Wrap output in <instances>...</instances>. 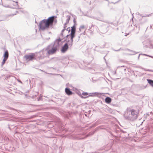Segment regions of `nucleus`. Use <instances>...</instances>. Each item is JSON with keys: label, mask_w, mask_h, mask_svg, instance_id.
Returning a JSON list of instances; mask_svg holds the SVG:
<instances>
[{"label": "nucleus", "mask_w": 153, "mask_h": 153, "mask_svg": "<svg viewBox=\"0 0 153 153\" xmlns=\"http://www.w3.org/2000/svg\"><path fill=\"white\" fill-rule=\"evenodd\" d=\"M152 26H150V28H152Z\"/></svg>", "instance_id": "nucleus-50"}, {"label": "nucleus", "mask_w": 153, "mask_h": 153, "mask_svg": "<svg viewBox=\"0 0 153 153\" xmlns=\"http://www.w3.org/2000/svg\"><path fill=\"white\" fill-rule=\"evenodd\" d=\"M93 59V58H92H92H91V60H92Z\"/></svg>", "instance_id": "nucleus-48"}, {"label": "nucleus", "mask_w": 153, "mask_h": 153, "mask_svg": "<svg viewBox=\"0 0 153 153\" xmlns=\"http://www.w3.org/2000/svg\"><path fill=\"white\" fill-rule=\"evenodd\" d=\"M82 96H88L87 95L89 94V93L86 92H82V94H81Z\"/></svg>", "instance_id": "nucleus-23"}, {"label": "nucleus", "mask_w": 153, "mask_h": 153, "mask_svg": "<svg viewBox=\"0 0 153 153\" xmlns=\"http://www.w3.org/2000/svg\"><path fill=\"white\" fill-rule=\"evenodd\" d=\"M42 96L40 95V97L37 98L38 101H42L43 100Z\"/></svg>", "instance_id": "nucleus-27"}, {"label": "nucleus", "mask_w": 153, "mask_h": 153, "mask_svg": "<svg viewBox=\"0 0 153 153\" xmlns=\"http://www.w3.org/2000/svg\"><path fill=\"white\" fill-rule=\"evenodd\" d=\"M85 30L84 31V32L82 34H85Z\"/></svg>", "instance_id": "nucleus-42"}, {"label": "nucleus", "mask_w": 153, "mask_h": 153, "mask_svg": "<svg viewBox=\"0 0 153 153\" xmlns=\"http://www.w3.org/2000/svg\"><path fill=\"white\" fill-rule=\"evenodd\" d=\"M16 14H13V15H15Z\"/></svg>", "instance_id": "nucleus-53"}, {"label": "nucleus", "mask_w": 153, "mask_h": 153, "mask_svg": "<svg viewBox=\"0 0 153 153\" xmlns=\"http://www.w3.org/2000/svg\"><path fill=\"white\" fill-rule=\"evenodd\" d=\"M16 12L18 13V11H16Z\"/></svg>", "instance_id": "nucleus-55"}, {"label": "nucleus", "mask_w": 153, "mask_h": 153, "mask_svg": "<svg viewBox=\"0 0 153 153\" xmlns=\"http://www.w3.org/2000/svg\"><path fill=\"white\" fill-rule=\"evenodd\" d=\"M35 23H37V22H36V21H35Z\"/></svg>", "instance_id": "nucleus-51"}, {"label": "nucleus", "mask_w": 153, "mask_h": 153, "mask_svg": "<svg viewBox=\"0 0 153 153\" xmlns=\"http://www.w3.org/2000/svg\"><path fill=\"white\" fill-rule=\"evenodd\" d=\"M13 5L15 7H10L8 5H7V6H4L6 7H9V8H15L16 9H19V5L18 4V2H15V4H13Z\"/></svg>", "instance_id": "nucleus-12"}, {"label": "nucleus", "mask_w": 153, "mask_h": 153, "mask_svg": "<svg viewBox=\"0 0 153 153\" xmlns=\"http://www.w3.org/2000/svg\"><path fill=\"white\" fill-rule=\"evenodd\" d=\"M37 94H35L34 95H33L32 96L31 98L33 99H34L36 97V96L39 94V92H38L36 93Z\"/></svg>", "instance_id": "nucleus-30"}, {"label": "nucleus", "mask_w": 153, "mask_h": 153, "mask_svg": "<svg viewBox=\"0 0 153 153\" xmlns=\"http://www.w3.org/2000/svg\"><path fill=\"white\" fill-rule=\"evenodd\" d=\"M145 55V56H149V57H151V58H153V56H149V55H148L147 54H140L138 56V59H139V58H140V55Z\"/></svg>", "instance_id": "nucleus-24"}, {"label": "nucleus", "mask_w": 153, "mask_h": 153, "mask_svg": "<svg viewBox=\"0 0 153 153\" xmlns=\"http://www.w3.org/2000/svg\"><path fill=\"white\" fill-rule=\"evenodd\" d=\"M9 128L10 129V127H9Z\"/></svg>", "instance_id": "nucleus-57"}, {"label": "nucleus", "mask_w": 153, "mask_h": 153, "mask_svg": "<svg viewBox=\"0 0 153 153\" xmlns=\"http://www.w3.org/2000/svg\"><path fill=\"white\" fill-rule=\"evenodd\" d=\"M150 47L152 48H153V45L152 44H150Z\"/></svg>", "instance_id": "nucleus-36"}, {"label": "nucleus", "mask_w": 153, "mask_h": 153, "mask_svg": "<svg viewBox=\"0 0 153 153\" xmlns=\"http://www.w3.org/2000/svg\"><path fill=\"white\" fill-rule=\"evenodd\" d=\"M75 36V34H70V42L69 43V46L70 47H71L73 44V39Z\"/></svg>", "instance_id": "nucleus-8"}, {"label": "nucleus", "mask_w": 153, "mask_h": 153, "mask_svg": "<svg viewBox=\"0 0 153 153\" xmlns=\"http://www.w3.org/2000/svg\"><path fill=\"white\" fill-rule=\"evenodd\" d=\"M65 41H66L67 42H67L68 43V42L70 43V40H67V39H65Z\"/></svg>", "instance_id": "nucleus-35"}, {"label": "nucleus", "mask_w": 153, "mask_h": 153, "mask_svg": "<svg viewBox=\"0 0 153 153\" xmlns=\"http://www.w3.org/2000/svg\"><path fill=\"white\" fill-rule=\"evenodd\" d=\"M67 117H68V116H67Z\"/></svg>", "instance_id": "nucleus-54"}, {"label": "nucleus", "mask_w": 153, "mask_h": 153, "mask_svg": "<svg viewBox=\"0 0 153 153\" xmlns=\"http://www.w3.org/2000/svg\"><path fill=\"white\" fill-rule=\"evenodd\" d=\"M89 17L92 19H95L96 20H98V21H100L103 22H106L105 21H104L103 20L101 19V18L100 17L94 16H89Z\"/></svg>", "instance_id": "nucleus-13"}, {"label": "nucleus", "mask_w": 153, "mask_h": 153, "mask_svg": "<svg viewBox=\"0 0 153 153\" xmlns=\"http://www.w3.org/2000/svg\"><path fill=\"white\" fill-rule=\"evenodd\" d=\"M105 102L107 103H110L111 101V98L109 97H107L105 99Z\"/></svg>", "instance_id": "nucleus-15"}, {"label": "nucleus", "mask_w": 153, "mask_h": 153, "mask_svg": "<svg viewBox=\"0 0 153 153\" xmlns=\"http://www.w3.org/2000/svg\"><path fill=\"white\" fill-rule=\"evenodd\" d=\"M95 131L96 130H94L93 131L90 132L87 135V137H88L89 136L93 135L94 134Z\"/></svg>", "instance_id": "nucleus-22"}, {"label": "nucleus", "mask_w": 153, "mask_h": 153, "mask_svg": "<svg viewBox=\"0 0 153 153\" xmlns=\"http://www.w3.org/2000/svg\"><path fill=\"white\" fill-rule=\"evenodd\" d=\"M131 51V52L132 53L129 54V55H134V54L137 53H136V52H135V51Z\"/></svg>", "instance_id": "nucleus-29"}, {"label": "nucleus", "mask_w": 153, "mask_h": 153, "mask_svg": "<svg viewBox=\"0 0 153 153\" xmlns=\"http://www.w3.org/2000/svg\"><path fill=\"white\" fill-rule=\"evenodd\" d=\"M69 44L68 43H65L62 47L61 51L62 53H65L68 49L69 48Z\"/></svg>", "instance_id": "nucleus-6"}, {"label": "nucleus", "mask_w": 153, "mask_h": 153, "mask_svg": "<svg viewBox=\"0 0 153 153\" xmlns=\"http://www.w3.org/2000/svg\"><path fill=\"white\" fill-rule=\"evenodd\" d=\"M106 55H105V56H104V58H103V59H104L105 60V61H106V59H105V56H106Z\"/></svg>", "instance_id": "nucleus-40"}, {"label": "nucleus", "mask_w": 153, "mask_h": 153, "mask_svg": "<svg viewBox=\"0 0 153 153\" xmlns=\"http://www.w3.org/2000/svg\"><path fill=\"white\" fill-rule=\"evenodd\" d=\"M67 31H68V33H69L70 31H71V29L69 30H67Z\"/></svg>", "instance_id": "nucleus-44"}, {"label": "nucleus", "mask_w": 153, "mask_h": 153, "mask_svg": "<svg viewBox=\"0 0 153 153\" xmlns=\"http://www.w3.org/2000/svg\"><path fill=\"white\" fill-rule=\"evenodd\" d=\"M143 70H144L145 71H150V72H153V70H149V69H145L143 68H141Z\"/></svg>", "instance_id": "nucleus-26"}, {"label": "nucleus", "mask_w": 153, "mask_h": 153, "mask_svg": "<svg viewBox=\"0 0 153 153\" xmlns=\"http://www.w3.org/2000/svg\"><path fill=\"white\" fill-rule=\"evenodd\" d=\"M85 28V26L84 25H82L79 28V31H81V30L82 29H83Z\"/></svg>", "instance_id": "nucleus-25"}, {"label": "nucleus", "mask_w": 153, "mask_h": 153, "mask_svg": "<svg viewBox=\"0 0 153 153\" xmlns=\"http://www.w3.org/2000/svg\"><path fill=\"white\" fill-rule=\"evenodd\" d=\"M68 114H69V115H70V113H68Z\"/></svg>", "instance_id": "nucleus-49"}, {"label": "nucleus", "mask_w": 153, "mask_h": 153, "mask_svg": "<svg viewBox=\"0 0 153 153\" xmlns=\"http://www.w3.org/2000/svg\"><path fill=\"white\" fill-rule=\"evenodd\" d=\"M18 81L19 82H20V83H22V82H21V81L20 80H18Z\"/></svg>", "instance_id": "nucleus-39"}, {"label": "nucleus", "mask_w": 153, "mask_h": 153, "mask_svg": "<svg viewBox=\"0 0 153 153\" xmlns=\"http://www.w3.org/2000/svg\"><path fill=\"white\" fill-rule=\"evenodd\" d=\"M140 16H141L142 17H149V16H151V14H149V15H145V16H142V14H140Z\"/></svg>", "instance_id": "nucleus-31"}, {"label": "nucleus", "mask_w": 153, "mask_h": 153, "mask_svg": "<svg viewBox=\"0 0 153 153\" xmlns=\"http://www.w3.org/2000/svg\"><path fill=\"white\" fill-rule=\"evenodd\" d=\"M70 27H68V28H67V29L66 28V30H70Z\"/></svg>", "instance_id": "nucleus-37"}, {"label": "nucleus", "mask_w": 153, "mask_h": 153, "mask_svg": "<svg viewBox=\"0 0 153 153\" xmlns=\"http://www.w3.org/2000/svg\"><path fill=\"white\" fill-rule=\"evenodd\" d=\"M58 48L52 44L48 45L45 48L43 49L40 52L45 56H47L55 53L58 50Z\"/></svg>", "instance_id": "nucleus-3"}, {"label": "nucleus", "mask_w": 153, "mask_h": 153, "mask_svg": "<svg viewBox=\"0 0 153 153\" xmlns=\"http://www.w3.org/2000/svg\"><path fill=\"white\" fill-rule=\"evenodd\" d=\"M65 92L66 94L68 95H72L73 93L71 91L70 89L68 88H66L65 89Z\"/></svg>", "instance_id": "nucleus-11"}, {"label": "nucleus", "mask_w": 153, "mask_h": 153, "mask_svg": "<svg viewBox=\"0 0 153 153\" xmlns=\"http://www.w3.org/2000/svg\"><path fill=\"white\" fill-rule=\"evenodd\" d=\"M109 132L112 136H113V137H117L116 136L114 135L111 131H109Z\"/></svg>", "instance_id": "nucleus-33"}, {"label": "nucleus", "mask_w": 153, "mask_h": 153, "mask_svg": "<svg viewBox=\"0 0 153 153\" xmlns=\"http://www.w3.org/2000/svg\"><path fill=\"white\" fill-rule=\"evenodd\" d=\"M4 49L5 50L4 53L3 55L4 58L8 59L9 57V52L7 50L4 48Z\"/></svg>", "instance_id": "nucleus-9"}, {"label": "nucleus", "mask_w": 153, "mask_h": 153, "mask_svg": "<svg viewBox=\"0 0 153 153\" xmlns=\"http://www.w3.org/2000/svg\"><path fill=\"white\" fill-rule=\"evenodd\" d=\"M120 0H119L118 1H117V2H115V3H114V4H115L116 3H117V2H119L120 1Z\"/></svg>", "instance_id": "nucleus-41"}, {"label": "nucleus", "mask_w": 153, "mask_h": 153, "mask_svg": "<svg viewBox=\"0 0 153 153\" xmlns=\"http://www.w3.org/2000/svg\"><path fill=\"white\" fill-rule=\"evenodd\" d=\"M82 34V33L80 34L79 36H76L75 39V41L76 42H78L79 41Z\"/></svg>", "instance_id": "nucleus-17"}, {"label": "nucleus", "mask_w": 153, "mask_h": 153, "mask_svg": "<svg viewBox=\"0 0 153 153\" xmlns=\"http://www.w3.org/2000/svg\"><path fill=\"white\" fill-rule=\"evenodd\" d=\"M62 40V39L59 38L58 39L55 40L54 43L53 45L58 49L59 46L60 45Z\"/></svg>", "instance_id": "nucleus-7"}, {"label": "nucleus", "mask_w": 153, "mask_h": 153, "mask_svg": "<svg viewBox=\"0 0 153 153\" xmlns=\"http://www.w3.org/2000/svg\"><path fill=\"white\" fill-rule=\"evenodd\" d=\"M73 22H74V24H75V23L76 24V21L75 19V18H74V19Z\"/></svg>", "instance_id": "nucleus-38"}, {"label": "nucleus", "mask_w": 153, "mask_h": 153, "mask_svg": "<svg viewBox=\"0 0 153 153\" xmlns=\"http://www.w3.org/2000/svg\"><path fill=\"white\" fill-rule=\"evenodd\" d=\"M148 82L153 87V80L150 79H147Z\"/></svg>", "instance_id": "nucleus-16"}, {"label": "nucleus", "mask_w": 153, "mask_h": 153, "mask_svg": "<svg viewBox=\"0 0 153 153\" xmlns=\"http://www.w3.org/2000/svg\"><path fill=\"white\" fill-rule=\"evenodd\" d=\"M7 59H6V58H3V59L2 62L1 63V66L2 67L3 66V65L4 64L6 61L7 60Z\"/></svg>", "instance_id": "nucleus-21"}, {"label": "nucleus", "mask_w": 153, "mask_h": 153, "mask_svg": "<svg viewBox=\"0 0 153 153\" xmlns=\"http://www.w3.org/2000/svg\"><path fill=\"white\" fill-rule=\"evenodd\" d=\"M125 135H126V133H125Z\"/></svg>", "instance_id": "nucleus-58"}, {"label": "nucleus", "mask_w": 153, "mask_h": 153, "mask_svg": "<svg viewBox=\"0 0 153 153\" xmlns=\"http://www.w3.org/2000/svg\"><path fill=\"white\" fill-rule=\"evenodd\" d=\"M68 24V23H65L64 25V27H63L64 28L62 30L61 33L60 34V35L61 36H62V37H63L64 36V35H63L64 32L66 30V28L67 26V25Z\"/></svg>", "instance_id": "nucleus-14"}, {"label": "nucleus", "mask_w": 153, "mask_h": 153, "mask_svg": "<svg viewBox=\"0 0 153 153\" xmlns=\"http://www.w3.org/2000/svg\"><path fill=\"white\" fill-rule=\"evenodd\" d=\"M120 133H124V134L126 133V135H125V136L126 137H127L129 135V134H128L125 131H124L122 130H120Z\"/></svg>", "instance_id": "nucleus-19"}, {"label": "nucleus", "mask_w": 153, "mask_h": 153, "mask_svg": "<svg viewBox=\"0 0 153 153\" xmlns=\"http://www.w3.org/2000/svg\"><path fill=\"white\" fill-rule=\"evenodd\" d=\"M128 34H126V35H125V36H127L128 35Z\"/></svg>", "instance_id": "nucleus-45"}, {"label": "nucleus", "mask_w": 153, "mask_h": 153, "mask_svg": "<svg viewBox=\"0 0 153 153\" xmlns=\"http://www.w3.org/2000/svg\"><path fill=\"white\" fill-rule=\"evenodd\" d=\"M41 71H43L42 70H40Z\"/></svg>", "instance_id": "nucleus-56"}, {"label": "nucleus", "mask_w": 153, "mask_h": 153, "mask_svg": "<svg viewBox=\"0 0 153 153\" xmlns=\"http://www.w3.org/2000/svg\"><path fill=\"white\" fill-rule=\"evenodd\" d=\"M138 113L136 110L130 108H127L124 116L126 120L134 121L137 119Z\"/></svg>", "instance_id": "nucleus-1"}, {"label": "nucleus", "mask_w": 153, "mask_h": 153, "mask_svg": "<svg viewBox=\"0 0 153 153\" xmlns=\"http://www.w3.org/2000/svg\"><path fill=\"white\" fill-rule=\"evenodd\" d=\"M103 93H99L98 92H94L90 93L89 94V95L87 96L84 97L81 95V94H79V96L82 99H86L88 97H94V96H97L100 97L101 95H102Z\"/></svg>", "instance_id": "nucleus-5"}, {"label": "nucleus", "mask_w": 153, "mask_h": 153, "mask_svg": "<svg viewBox=\"0 0 153 153\" xmlns=\"http://www.w3.org/2000/svg\"><path fill=\"white\" fill-rule=\"evenodd\" d=\"M129 81L130 82H133V81L132 80H131V79H129Z\"/></svg>", "instance_id": "nucleus-43"}, {"label": "nucleus", "mask_w": 153, "mask_h": 153, "mask_svg": "<svg viewBox=\"0 0 153 153\" xmlns=\"http://www.w3.org/2000/svg\"><path fill=\"white\" fill-rule=\"evenodd\" d=\"M104 16L103 14L101 13H99L97 17H100L101 19L103 20L102 19V18L104 17Z\"/></svg>", "instance_id": "nucleus-20"}, {"label": "nucleus", "mask_w": 153, "mask_h": 153, "mask_svg": "<svg viewBox=\"0 0 153 153\" xmlns=\"http://www.w3.org/2000/svg\"><path fill=\"white\" fill-rule=\"evenodd\" d=\"M150 113L151 114H152V113H152V111H151V112H150Z\"/></svg>", "instance_id": "nucleus-46"}, {"label": "nucleus", "mask_w": 153, "mask_h": 153, "mask_svg": "<svg viewBox=\"0 0 153 153\" xmlns=\"http://www.w3.org/2000/svg\"><path fill=\"white\" fill-rule=\"evenodd\" d=\"M121 50H123V49L122 48H120L118 50H114V51H121Z\"/></svg>", "instance_id": "nucleus-32"}, {"label": "nucleus", "mask_w": 153, "mask_h": 153, "mask_svg": "<svg viewBox=\"0 0 153 153\" xmlns=\"http://www.w3.org/2000/svg\"><path fill=\"white\" fill-rule=\"evenodd\" d=\"M55 17H50L47 19H44L41 21L39 25V30L44 31L49 28L50 26L52 25L53 21V18Z\"/></svg>", "instance_id": "nucleus-2"}, {"label": "nucleus", "mask_w": 153, "mask_h": 153, "mask_svg": "<svg viewBox=\"0 0 153 153\" xmlns=\"http://www.w3.org/2000/svg\"><path fill=\"white\" fill-rule=\"evenodd\" d=\"M70 104H68V105L69 106H70Z\"/></svg>", "instance_id": "nucleus-52"}, {"label": "nucleus", "mask_w": 153, "mask_h": 153, "mask_svg": "<svg viewBox=\"0 0 153 153\" xmlns=\"http://www.w3.org/2000/svg\"><path fill=\"white\" fill-rule=\"evenodd\" d=\"M70 36V33L69 34H68V35H67L65 37H64V38H68V37Z\"/></svg>", "instance_id": "nucleus-34"}, {"label": "nucleus", "mask_w": 153, "mask_h": 153, "mask_svg": "<svg viewBox=\"0 0 153 153\" xmlns=\"http://www.w3.org/2000/svg\"><path fill=\"white\" fill-rule=\"evenodd\" d=\"M24 58L25 59L26 61H29L36 59V56L35 53H30V54H26L24 56Z\"/></svg>", "instance_id": "nucleus-4"}, {"label": "nucleus", "mask_w": 153, "mask_h": 153, "mask_svg": "<svg viewBox=\"0 0 153 153\" xmlns=\"http://www.w3.org/2000/svg\"><path fill=\"white\" fill-rule=\"evenodd\" d=\"M114 132H115L116 133L118 134L120 133V130H116L115 129L114 130Z\"/></svg>", "instance_id": "nucleus-28"}, {"label": "nucleus", "mask_w": 153, "mask_h": 153, "mask_svg": "<svg viewBox=\"0 0 153 153\" xmlns=\"http://www.w3.org/2000/svg\"><path fill=\"white\" fill-rule=\"evenodd\" d=\"M66 17L67 18V19L66 20L65 23H66L68 24L69 20L70 19L71 16L70 15H67L66 16Z\"/></svg>", "instance_id": "nucleus-18"}, {"label": "nucleus", "mask_w": 153, "mask_h": 153, "mask_svg": "<svg viewBox=\"0 0 153 153\" xmlns=\"http://www.w3.org/2000/svg\"><path fill=\"white\" fill-rule=\"evenodd\" d=\"M121 67H124L125 66H124L123 65V66H121Z\"/></svg>", "instance_id": "nucleus-47"}, {"label": "nucleus", "mask_w": 153, "mask_h": 153, "mask_svg": "<svg viewBox=\"0 0 153 153\" xmlns=\"http://www.w3.org/2000/svg\"><path fill=\"white\" fill-rule=\"evenodd\" d=\"M76 24H74V25L71 27V32L70 34H75L76 31V27L75 26Z\"/></svg>", "instance_id": "nucleus-10"}]
</instances>
